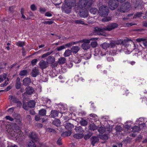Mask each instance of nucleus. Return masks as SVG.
<instances>
[{
    "mask_svg": "<svg viewBox=\"0 0 147 147\" xmlns=\"http://www.w3.org/2000/svg\"><path fill=\"white\" fill-rule=\"evenodd\" d=\"M9 79L7 78V81L6 80L5 81V82H4V83L3 84H1L0 85L1 86V87H3L5 86H7L8 84V82L9 81Z\"/></svg>",
    "mask_w": 147,
    "mask_h": 147,
    "instance_id": "obj_51",
    "label": "nucleus"
},
{
    "mask_svg": "<svg viewBox=\"0 0 147 147\" xmlns=\"http://www.w3.org/2000/svg\"><path fill=\"white\" fill-rule=\"evenodd\" d=\"M88 9H80V16L81 17L85 18L88 17V12L87 10Z\"/></svg>",
    "mask_w": 147,
    "mask_h": 147,
    "instance_id": "obj_7",
    "label": "nucleus"
},
{
    "mask_svg": "<svg viewBox=\"0 0 147 147\" xmlns=\"http://www.w3.org/2000/svg\"><path fill=\"white\" fill-rule=\"evenodd\" d=\"M58 112L56 111H52L51 112V115L53 118H55L58 116Z\"/></svg>",
    "mask_w": 147,
    "mask_h": 147,
    "instance_id": "obj_27",
    "label": "nucleus"
},
{
    "mask_svg": "<svg viewBox=\"0 0 147 147\" xmlns=\"http://www.w3.org/2000/svg\"><path fill=\"white\" fill-rule=\"evenodd\" d=\"M35 119L36 121H38L40 119V116L39 115H37L35 116Z\"/></svg>",
    "mask_w": 147,
    "mask_h": 147,
    "instance_id": "obj_64",
    "label": "nucleus"
},
{
    "mask_svg": "<svg viewBox=\"0 0 147 147\" xmlns=\"http://www.w3.org/2000/svg\"><path fill=\"white\" fill-rule=\"evenodd\" d=\"M142 14V13L141 12H138L133 17V18H139L141 17Z\"/></svg>",
    "mask_w": 147,
    "mask_h": 147,
    "instance_id": "obj_44",
    "label": "nucleus"
},
{
    "mask_svg": "<svg viewBox=\"0 0 147 147\" xmlns=\"http://www.w3.org/2000/svg\"><path fill=\"white\" fill-rule=\"evenodd\" d=\"M53 123L55 125L58 126L60 125V121L58 119H55L53 121Z\"/></svg>",
    "mask_w": 147,
    "mask_h": 147,
    "instance_id": "obj_34",
    "label": "nucleus"
},
{
    "mask_svg": "<svg viewBox=\"0 0 147 147\" xmlns=\"http://www.w3.org/2000/svg\"><path fill=\"white\" fill-rule=\"evenodd\" d=\"M53 23V21H45L43 22L42 23L45 24L50 25L52 24Z\"/></svg>",
    "mask_w": 147,
    "mask_h": 147,
    "instance_id": "obj_54",
    "label": "nucleus"
},
{
    "mask_svg": "<svg viewBox=\"0 0 147 147\" xmlns=\"http://www.w3.org/2000/svg\"><path fill=\"white\" fill-rule=\"evenodd\" d=\"M111 17L109 16L106 18H104L102 19L103 22H108L111 20Z\"/></svg>",
    "mask_w": 147,
    "mask_h": 147,
    "instance_id": "obj_43",
    "label": "nucleus"
},
{
    "mask_svg": "<svg viewBox=\"0 0 147 147\" xmlns=\"http://www.w3.org/2000/svg\"><path fill=\"white\" fill-rule=\"evenodd\" d=\"M23 82L24 85L27 86L29 85L31 83V80L29 78H26L23 80Z\"/></svg>",
    "mask_w": 147,
    "mask_h": 147,
    "instance_id": "obj_15",
    "label": "nucleus"
},
{
    "mask_svg": "<svg viewBox=\"0 0 147 147\" xmlns=\"http://www.w3.org/2000/svg\"><path fill=\"white\" fill-rule=\"evenodd\" d=\"M6 77L7 75L5 74L1 75L0 76V83L4 80L6 78Z\"/></svg>",
    "mask_w": 147,
    "mask_h": 147,
    "instance_id": "obj_35",
    "label": "nucleus"
},
{
    "mask_svg": "<svg viewBox=\"0 0 147 147\" xmlns=\"http://www.w3.org/2000/svg\"><path fill=\"white\" fill-rule=\"evenodd\" d=\"M116 45H119L122 44L121 40H119L115 41Z\"/></svg>",
    "mask_w": 147,
    "mask_h": 147,
    "instance_id": "obj_55",
    "label": "nucleus"
},
{
    "mask_svg": "<svg viewBox=\"0 0 147 147\" xmlns=\"http://www.w3.org/2000/svg\"><path fill=\"white\" fill-rule=\"evenodd\" d=\"M45 15L47 17H51L52 14L49 12H47L45 13Z\"/></svg>",
    "mask_w": 147,
    "mask_h": 147,
    "instance_id": "obj_60",
    "label": "nucleus"
},
{
    "mask_svg": "<svg viewBox=\"0 0 147 147\" xmlns=\"http://www.w3.org/2000/svg\"><path fill=\"white\" fill-rule=\"evenodd\" d=\"M34 142L30 140L28 141V147H36V145L34 144Z\"/></svg>",
    "mask_w": 147,
    "mask_h": 147,
    "instance_id": "obj_24",
    "label": "nucleus"
},
{
    "mask_svg": "<svg viewBox=\"0 0 147 147\" xmlns=\"http://www.w3.org/2000/svg\"><path fill=\"white\" fill-rule=\"evenodd\" d=\"M109 11L108 7L105 5H102L100 7L98 13L101 16L105 17L108 15Z\"/></svg>",
    "mask_w": 147,
    "mask_h": 147,
    "instance_id": "obj_3",
    "label": "nucleus"
},
{
    "mask_svg": "<svg viewBox=\"0 0 147 147\" xmlns=\"http://www.w3.org/2000/svg\"><path fill=\"white\" fill-rule=\"evenodd\" d=\"M130 7V5L129 3H123L118 8V10L121 13L127 12L129 10Z\"/></svg>",
    "mask_w": 147,
    "mask_h": 147,
    "instance_id": "obj_4",
    "label": "nucleus"
},
{
    "mask_svg": "<svg viewBox=\"0 0 147 147\" xmlns=\"http://www.w3.org/2000/svg\"><path fill=\"white\" fill-rule=\"evenodd\" d=\"M100 46L103 49H106L109 48L110 46V44L105 42L101 45Z\"/></svg>",
    "mask_w": 147,
    "mask_h": 147,
    "instance_id": "obj_28",
    "label": "nucleus"
},
{
    "mask_svg": "<svg viewBox=\"0 0 147 147\" xmlns=\"http://www.w3.org/2000/svg\"><path fill=\"white\" fill-rule=\"evenodd\" d=\"M27 74L28 71L26 70H23L20 72L19 75L21 76H25Z\"/></svg>",
    "mask_w": 147,
    "mask_h": 147,
    "instance_id": "obj_39",
    "label": "nucleus"
},
{
    "mask_svg": "<svg viewBox=\"0 0 147 147\" xmlns=\"http://www.w3.org/2000/svg\"><path fill=\"white\" fill-rule=\"evenodd\" d=\"M38 68L35 67L33 69L32 72V76L33 77H36L39 74Z\"/></svg>",
    "mask_w": 147,
    "mask_h": 147,
    "instance_id": "obj_13",
    "label": "nucleus"
},
{
    "mask_svg": "<svg viewBox=\"0 0 147 147\" xmlns=\"http://www.w3.org/2000/svg\"><path fill=\"white\" fill-rule=\"evenodd\" d=\"M30 8L31 9L32 11H35L36 10L37 8L35 5L34 4H32L31 5Z\"/></svg>",
    "mask_w": 147,
    "mask_h": 147,
    "instance_id": "obj_48",
    "label": "nucleus"
},
{
    "mask_svg": "<svg viewBox=\"0 0 147 147\" xmlns=\"http://www.w3.org/2000/svg\"><path fill=\"white\" fill-rule=\"evenodd\" d=\"M98 130L100 133L102 134L105 131V129L104 127H101L98 128Z\"/></svg>",
    "mask_w": 147,
    "mask_h": 147,
    "instance_id": "obj_40",
    "label": "nucleus"
},
{
    "mask_svg": "<svg viewBox=\"0 0 147 147\" xmlns=\"http://www.w3.org/2000/svg\"><path fill=\"white\" fill-rule=\"evenodd\" d=\"M34 91L33 88L31 87H28L26 88V93L28 95H30L32 94Z\"/></svg>",
    "mask_w": 147,
    "mask_h": 147,
    "instance_id": "obj_19",
    "label": "nucleus"
},
{
    "mask_svg": "<svg viewBox=\"0 0 147 147\" xmlns=\"http://www.w3.org/2000/svg\"><path fill=\"white\" fill-rule=\"evenodd\" d=\"M84 136L83 133H79L74 135L73 136L74 138L77 139H81Z\"/></svg>",
    "mask_w": 147,
    "mask_h": 147,
    "instance_id": "obj_26",
    "label": "nucleus"
},
{
    "mask_svg": "<svg viewBox=\"0 0 147 147\" xmlns=\"http://www.w3.org/2000/svg\"><path fill=\"white\" fill-rule=\"evenodd\" d=\"M52 53V52H49L46 53L43 55L42 56V58H44L47 57L48 56L50 55Z\"/></svg>",
    "mask_w": 147,
    "mask_h": 147,
    "instance_id": "obj_47",
    "label": "nucleus"
},
{
    "mask_svg": "<svg viewBox=\"0 0 147 147\" xmlns=\"http://www.w3.org/2000/svg\"><path fill=\"white\" fill-rule=\"evenodd\" d=\"M55 61V58L52 56L48 57L47 59V62L48 64H51L54 63Z\"/></svg>",
    "mask_w": 147,
    "mask_h": 147,
    "instance_id": "obj_14",
    "label": "nucleus"
},
{
    "mask_svg": "<svg viewBox=\"0 0 147 147\" xmlns=\"http://www.w3.org/2000/svg\"><path fill=\"white\" fill-rule=\"evenodd\" d=\"M75 130L76 132L80 133H83L84 132L82 127L80 126L76 127L75 128Z\"/></svg>",
    "mask_w": 147,
    "mask_h": 147,
    "instance_id": "obj_22",
    "label": "nucleus"
},
{
    "mask_svg": "<svg viewBox=\"0 0 147 147\" xmlns=\"http://www.w3.org/2000/svg\"><path fill=\"white\" fill-rule=\"evenodd\" d=\"M118 25L116 23H113L109 25L106 28V30L110 31L117 27Z\"/></svg>",
    "mask_w": 147,
    "mask_h": 147,
    "instance_id": "obj_9",
    "label": "nucleus"
},
{
    "mask_svg": "<svg viewBox=\"0 0 147 147\" xmlns=\"http://www.w3.org/2000/svg\"><path fill=\"white\" fill-rule=\"evenodd\" d=\"M71 54V51L69 49H67L65 51L63 55L65 57H68Z\"/></svg>",
    "mask_w": 147,
    "mask_h": 147,
    "instance_id": "obj_29",
    "label": "nucleus"
},
{
    "mask_svg": "<svg viewBox=\"0 0 147 147\" xmlns=\"http://www.w3.org/2000/svg\"><path fill=\"white\" fill-rule=\"evenodd\" d=\"M24 42L21 41H18L16 42V45L18 46L23 47L24 45Z\"/></svg>",
    "mask_w": 147,
    "mask_h": 147,
    "instance_id": "obj_36",
    "label": "nucleus"
},
{
    "mask_svg": "<svg viewBox=\"0 0 147 147\" xmlns=\"http://www.w3.org/2000/svg\"><path fill=\"white\" fill-rule=\"evenodd\" d=\"M12 101L13 102L19 104V107H21L22 104L21 102L20 101H18V99L16 97L14 96V98H13V99L12 100Z\"/></svg>",
    "mask_w": 147,
    "mask_h": 147,
    "instance_id": "obj_31",
    "label": "nucleus"
},
{
    "mask_svg": "<svg viewBox=\"0 0 147 147\" xmlns=\"http://www.w3.org/2000/svg\"><path fill=\"white\" fill-rule=\"evenodd\" d=\"M15 134H14V137L20 138L22 137L23 134L21 131L20 129H18V130H16Z\"/></svg>",
    "mask_w": 147,
    "mask_h": 147,
    "instance_id": "obj_12",
    "label": "nucleus"
},
{
    "mask_svg": "<svg viewBox=\"0 0 147 147\" xmlns=\"http://www.w3.org/2000/svg\"><path fill=\"white\" fill-rule=\"evenodd\" d=\"M106 30V28H99L98 27H96L94 28V31L98 35H103L104 32Z\"/></svg>",
    "mask_w": 147,
    "mask_h": 147,
    "instance_id": "obj_8",
    "label": "nucleus"
},
{
    "mask_svg": "<svg viewBox=\"0 0 147 147\" xmlns=\"http://www.w3.org/2000/svg\"><path fill=\"white\" fill-rule=\"evenodd\" d=\"M97 43L96 41L92 42L91 43V47L93 48H95L97 45Z\"/></svg>",
    "mask_w": 147,
    "mask_h": 147,
    "instance_id": "obj_46",
    "label": "nucleus"
},
{
    "mask_svg": "<svg viewBox=\"0 0 147 147\" xmlns=\"http://www.w3.org/2000/svg\"><path fill=\"white\" fill-rule=\"evenodd\" d=\"M81 125L82 126L86 125L88 124L87 122L85 120L82 119L80 121Z\"/></svg>",
    "mask_w": 147,
    "mask_h": 147,
    "instance_id": "obj_38",
    "label": "nucleus"
},
{
    "mask_svg": "<svg viewBox=\"0 0 147 147\" xmlns=\"http://www.w3.org/2000/svg\"><path fill=\"white\" fill-rule=\"evenodd\" d=\"M21 83L20 82V79L19 77H18L16 80V87L17 89H19L21 87Z\"/></svg>",
    "mask_w": 147,
    "mask_h": 147,
    "instance_id": "obj_16",
    "label": "nucleus"
},
{
    "mask_svg": "<svg viewBox=\"0 0 147 147\" xmlns=\"http://www.w3.org/2000/svg\"><path fill=\"white\" fill-rule=\"evenodd\" d=\"M89 127L91 130L93 131L96 130L97 128L96 126L94 124H90L89 126Z\"/></svg>",
    "mask_w": 147,
    "mask_h": 147,
    "instance_id": "obj_41",
    "label": "nucleus"
},
{
    "mask_svg": "<svg viewBox=\"0 0 147 147\" xmlns=\"http://www.w3.org/2000/svg\"><path fill=\"white\" fill-rule=\"evenodd\" d=\"M147 39L146 38H138L136 39V41L138 42H139L141 41H146Z\"/></svg>",
    "mask_w": 147,
    "mask_h": 147,
    "instance_id": "obj_52",
    "label": "nucleus"
},
{
    "mask_svg": "<svg viewBox=\"0 0 147 147\" xmlns=\"http://www.w3.org/2000/svg\"><path fill=\"white\" fill-rule=\"evenodd\" d=\"M80 47L78 46H73L71 49V52L74 54L76 53L80 50Z\"/></svg>",
    "mask_w": 147,
    "mask_h": 147,
    "instance_id": "obj_17",
    "label": "nucleus"
},
{
    "mask_svg": "<svg viewBox=\"0 0 147 147\" xmlns=\"http://www.w3.org/2000/svg\"><path fill=\"white\" fill-rule=\"evenodd\" d=\"M46 111L44 109H42L39 111V114L42 116H44L46 115Z\"/></svg>",
    "mask_w": 147,
    "mask_h": 147,
    "instance_id": "obj_37",
    "label": "nucleus"
},
{
    "mask_svg": "<svg viewBox=\"0 0 147 147\" xmlns=\"http://www.w3.org/2000/svg\"><path fill=\"white\" fill-rule=\"evenodd\" d=\"M98 38H90V39H84L82 40L77 42V43L81 42L83 43L81 47L84 50H87L90 48V45L89 43L90 41H96L97 40Z\"/></svg>",
    "mask_w": 147,
    "mask_h": 147,
    "instance_id": "obj_2",
    "label": "nucleus"
},
{
    "mask_svg": "<svg viewBox=\"0 0 147 147\" xmlns=\"http://www.w3.org/2000/svg\"><path fill=\"white\" fill-rule=\"evenodd\" d=\"M35 104V102L34 100L30 101L28 102V106L30 108L34 107Z\"/></svg>",
    "mask_w": 147,
    "mask_h": 147,
    "instance_id": "obj_30",
    "label": "nucleus"
},
{
    "mask_svg": "<svg viewBox=\"0 0 147 147\" xmlns=\"http://www.w3.org/2000/svg\"><path fill=\"white\" fill-rule=\"evenodd\" d=\"M65 2L66 3V5H67L69 8V9H66L65 8L63 9V10L65 13H70V8L74 6V3L73 2H71V0H65Z\"/></svg>",
    "mask_w": 147,
    "mask_h": 147,
    "instance_id": "obj_6",
    "label": "nucleus"
},
{
    "mask_svg": "<svg viewBox=\"0 0 147 147\" xmlns=\"http://www.w3.org/2000/svg\"><path fill=\"white\" fill-rule=\"evenodd\" d=\"M131 44L133 45L132 47L130 45H128L127 46V50H129V52H132L133 50H134L135 48H134V47H135V44L132 41L131 42Z\"/></svg>",
    "mask_w": 147,
    "mask_h": 147,
    "instance_id": "obj_20",
    "label": "nucleus"
},
{
    "mask_svg": "<svg viewBox=\"0 0 147 147\" xmlns=\"http://www.w3.org/2000/svg\"><path fill=\"white\" fill-rule=\"evenodd\" d=\"M73 127V125L70 123H67L65 124V127L68 130H71Z\"/></svg>",
    "mask_w": 147,
    "mask_h": 147,
    "instance_id": "obj_18",
    "label": "nucleus"
},
{
    "mask_svg": "<svg viewBox=\"0 0 147 147\" xmlns=\"http://www.w3.org/2000/svg\"><path fill=\"white\" fill-rule=\"evenodd\" d=\"M98 11V9L95 8H92L90 10V13L93 14H95Z\"/></svg>",
    "mask_w": 147,
    "mask_h": 147,
    "instance_id": "obj_33",
    "label": "nucleus"
},
{
    "mask_svg": "<svg viewBox=\"0 0 147 147\" xmlns=\"http://www.w3.org/2000/svg\"><path fill=\"white\" fill-rule=\"evenodd\" d=\"M129 41H131V42L132 41L130 40H129L128 39H125L123 40H121V44L125 45Z\"/></svg>",
    "mask_w": 147,
    "mask_h": 147,
    "instance_id": "obj_53",
    "label": "nucleus"
},
{
    "mask_svg": "<svg viewBox=\"0 0 147 147\" xmlns=\"http://www.w3.org/2000/svg\"><path fill=\"white\" fill-rule=\"evenodd\" d=\"M35 125L39 128H41L42 127V124L37 123L35 124Z\"/></svg>",
    "mask_w": 147,
    "mask_h": 147,
    "instance_id": "obj_63",
    "label": "nucleus"
},
{
    "mask_svg": "<svg viewBox=\"0 0 147 147\" xmlns=\"http://www.w3.org/2000/svg\"><path fill=\"white\" fill-rule=\"evenodd\" d=\"M92 0H80L78 3L76 5L78 9H88L92 4Z\"/></svg>",
    "mask_w": 147,
    "mask_h": 147,
    "instance_id": "obj_1",
    "label": "nucleus"
},
{
    "mask_svg": "<svg viewBox=\"0 0 147 147\" xmlns=\"http://www.w3.org/2000/svg\"><path fill=\"white\" fill-rule=\"evenodd\" d=\"M74 22L75 24H81L82 25H87L85 24L84 22L82 20H75L74 21Z\"/></svg>",
    "mask_w": 147,
    "mask_h": 147,
    "instance_id": "obj_25",
    "label": "nucleus"
},
{
    "mask_svg": "<svg viewBox=\"0 0 147 147\" xmlns=\"http://www.w3.org/2000/svg\"><path fill=\"white\" fill-rule=\"evenodd\" d=\"M29 138L34 142L37 141L38 139L37 136L35 132H31L30 134Z\"/></svg>",
    "mask_w": 147,
    "mask_h": 147,
    "instance_id": "obj_10",
    "label": "nucleus"
},
{
    "mask_svg": "<svg viewBox=\"0 0 147 147\" xmlns=\"http://www.w3.org/2000/svg\"><path fill=\"white\" fill-rule=\"evenodd\" d=\"M65 46L64 45H62L57 47L56 48V49L57 50V51H59L63 49H65Z\"/></svg>",
    "mask_w": 147,
    "mask_h": 147,
    "instance_id": "obj_49",
    "label": "nucleus"
},
{
    "mask_svg": "<svg viewBox=\"0 0 147 147\" xmlns=\"http://www.w3.org/2000/svg\"><path fill=\"white\" fill-rule=\"evenodd\" d=\"M38 60L36 59H35L31 61V63L33 66L35 65L37 63Z\"/></svg>",
    "mask_w": 147,
    "mask_h": 147,
    "instance_id": "obj_57",
    "label": "nucleus"
},
{
    "mask_svg": "<svg viewBox=\"0 0 147 147\" xmlns=\"http://www.w3.org/2000/svg\"><path fill=\"white\" fill-rule=\"evenodd\" d=\"M118 2L117 0H110L108 4L109 8L112 10L116 8L118 5Z\"/></svg>",
    "mask_w": 147,
    "mask_h": 147,
    "instance_id": "obj_5",
    "label": "nucleus"
},
{
    "mask_svg": "<svg viewBox=\"0 0 147 147\" xmlns=\"http://www.w3.org/2000/svg\"><path fill=\"white\" fill-rule=\"evenodd\" d=\"M6 119L9 120L10 121H12L13 120V119L9 116H7L5 117Z\"/></svg>",
    "mask_w": 147,
    "mask_h": 147,
    "instance_id": "obj_58",
    "label": "nucleus"
},
{
    "mask_svg": "<svg viewBox=\"0 0 147 147\" xmlns=\"http://www.w3.org/2000/svg\"><path fill=\"white\" fill-rule=\"evenodd\" d=\"M40 67L43 69L46 68L48 66V63L47 62H46L43 60H41L39 63Z\"/></svg>",
    "mask_w": 147,
    "mask_h": 147,
    "instance_id": "obj_11",
    "label": "nucleus"
},
{
    "mask_svg": "<svg viewBox=\"0 0 147 147\" xmlns=\"http://www.w3.org/2000/svg\"><path fill=\"white\" fill-rule=\"evenodd\" d=\"M57 144L59 145H60L62 144V143L61 142V138H59L57 141Z\"/></svg>",
    "mask_w": 147,
    "mask_h": 147,
    "instance_id": "obj_59",
    "label": "nucleus"
},
{
    "mask_svg": "<svg viewBox=\"0 0 147 147\" xmlns=\"http://www.w3.org/2000/svg\"><path fill=\"white\" fill-rule=\"evenodd\" d=\"M98 141V138L95 136L92 137L91 138V143L93 146H94L95 144Z\"/></svg>",
    "mask_w": 147,
    "mask_h": 147,
    "instance_id": "obj_21",
    "label": "nucleus"
},
{
    "mask_svg": "<svg viewBox=\"0 0 147 147\" xmlns=\"http://www.w3.org/2000/svg\"><path fill=\"white\" fill-rule=\"evenodd\" d=\"M67 136H69L71 135V130H68V131H66L65 132Z\"/></svg>",
    "mask_w": 147,
    "mask_h": 147,
    "instance_id": "obj_61",
    "label": "nucleus"
},
{
    "mask_svg": "<svg viewBox=\"0 0 147 147\" xmlns=\"http://www.w3.org/2000/svg\"><path fill=\"white\" fill-rule=\"evenodd\" d=\"M131 129H132V131L134 132H138L140 130V127L137 126H134Z\"/></svg>",
    "mask_w": 147,
    "mask_h": 147,
    "instance_id": "obj_32",
    "label": "nucleus"
},
{
    "mask_svg": "<svg viewBox=\"0 0 147 147\" xmlns=\"http://www.w3.org/2000/svg\"><path fill=\"white\" fill-rule=\"evenodd\" d=\"M74 62L76 63H80L81 61V60L77 57H76L74 60Z\"/></svg>",
    "mask_w": 147,
    "mask_h": 147,
    "instance_id": "obj_50",
    "label": "nucleus"
},
{
    "mask_svg": "<svg viewBox=\"0 0 147 147\" xmlns=\"http://www.w3.org/2000/svg\"><path fill=\"white\" fill-rule=\"evenodd\" d=\"M90 115V117H93L94 118H93V119L95 120V121H96L98 119V117L96 114H91Z\"/></svg>",
    "mask_w": 147,
    "mask_h": 147,
    "instance_id": "obj_45",
    "label": "nucleus"
},
{
    "mask_svg": "<svg viewBox=\"0 0 147 147\" xmlns=\"http://www.w3.org/2000/svg\"><path fill=\"white\" fill-rule=\"evenodd\" d=\"M14 110V107H11L9 108L7 111L10 113H12L13 112Z\"/></svg>",
    "mask_w": 147,
    "mask_h": 147,
    "instance_id": "obj_62",
    "label": "nucleus"
},
{
    "mask_svg": "<svg viewBox=\"0 0 147 147\" xmlns=\"http://www.w3.org/2000/svg\"><path fill=\"white\" fill-rule=\"evenodd\" d=\"M66 59L64 57H61L58 59V63L61 64H63L65 63Z\"/></svg>",
    "mask_w": 147,
    "mask_h": 147,
    "instance_id": "obj_23",
    "label": "nucleus"
},
{
    "mask_svg": "<svg viewBox=\"0 0 147 147\" xmlns=\"http://www.w3.org/2000/svg\"><path fill=\"white\" fill-rule=\"evenodd\" d=\"M110 44V46L111 47H114L116 46V44L115 43V41L112 42Z\"/></svg>",
    "mask_w": 147,
    "mask_h": 147,
    "instance_id": "obj_56",
    "label": "nucleus"
},
{
    "mask_svg": "<svg viewBox=\"0 0 147 147\" xmlns=\"http://www.w3.org/2000/svg\"><path fill=\"white\" fill-rule=\"evenodd\" d=\"M77 42H71L70 43H69L66 44L64 46H65V47H71L72 45H74L77 43Z\"/></svg>",
    "mask_w": 147,
    "mask_h": 147,
    "instance_id": "obj_42",
    "label": "nucleus"
}]
</instances>
